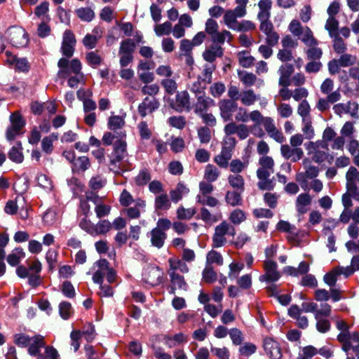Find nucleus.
Masks as SVG:
<instances>
[{"label": "nucleus", "mask_w": 359, "mask_h": 359, "mask_svg": "<svg viewBox=\"0 0 359 359\" xmlns=\"http://www.w3.org/2000/svg\"><path fill=\"white\" fill-rule=\"evenodd\" d=\"M236 233V231L233 226L225 220L222 221L215 227L212 236V247L219 248L224 246L227 243V236L234 237Z\"/></svg>", "instance_id": "obj_1"}, {"label": "nucleus", "mask_w": 359, "mask_h": 359, "mask_svg": "<svg viewBox=\"0 0 359 359\" xmlns=\"http://www.w3.org/2000/svg\"><path fill=\"white\" fill-rule=\"evenodd\" d=\"M126 142L122 140L115 142L114 151L110 156L109 169L114 172H119V163L127 156Z\"/></svg>", "instance_id": "obj_2"}, {"label": "nucleus", "mask_w": 359, "mask_h": 359, "mask_svg": "<svg viewBox=\"0 0 359 359\" xmlns=\"http://www.w3.org/2000/svg\"><path fill=\"white\" fill-rule=\"evenodd\" d=\"M236 144L234 137H226L220 154L215 157V162L221 168H226L231 158L233 149Z\"/></svg>", "instance_id": "obj_3"}, {"label": "nucleus", "mask_w": 359, "mask_h": 359, "mask_svg": "<svg viewBox=\"0 0 359 359\" xmlns=\"http://www.w3.org/2000/svg\"><path fill=\"white\" fill-rule=\"evenodd\" d=\"M259 116L261 117L258 118L257 121L262 122V125L269 136L277 142L283 143L285 141V137L281 131L276 127L273 119L269 116H264L260 111Z\"/></svg>", "instance_id": "obj_4"}, {"label": "nucleus", "mask_w": 359, "mask_h": 359, "mask_svg": "<svg viewBox=\"0 0 359 359\" xmlns=\"http://www.w3.org/2000/svg\"><path fill=\"white\" fill-rule=\"evenodd\" d=\"M60 68L58 74L62 76H66L70 74L78 75L81 70V63L78 59H73L69 62L67 58L62 57L57 62Z\"/></svg>", "instance_id": "obj_5"}, {"label": "nucleus", "mask_w": 359, "mask_h": 359, "mask_svg": "<svg viewBox=\"0 0 359 359\" xmlns=\"http://www.w3.org/2000/svg\"><path fill=\"white\" fill-rule=\"evenodd\" d=\"M337 340L341 344V348L348 353L352 350L354 352V347L359 344V332H347L339 333L337 337Z\"/></svg>", "instance_id": "obj_6"}, {"label": "nucleus", "mask_w": 359, "mask_h": 359, "mask_svg": "<svg viewBox=\"0 0 359 359\" xmlns=\"http://www.w3.org/2000/svg\"><path fill=\"white\" fill-rule=\"evenodd\" d=\"M277 263L271 259H266L264 262L265 273L259 276L261 282H276L280 278V274L277 270Z\"/></svg>", "instance_id": "obj_7"}, {"label": "nucleus", "mask_w": 359, "mask_h": 359, "mask_svg": "<svg viewBox=\"0 0 359 359\" xmlns=\"http://www.w3.org/2000/svg\"><path fill=\"white\" fill-rule=\"evenodd\" d=\"M221 118L224 121H232L233 114L238 109V104L232 100L222 99L219 102Z\"/></svg>", "instance_id": "obj_8"}, {"label": "nucleus", "mask_w": 359, "mask_h": 359, "mask_svg": "<svg viewBox=\"0 0 359 359\" xmlns=\"http://www.w3.org/2000/svg\"><path fill=\"white\" fill-rule=\"evenodd\" d=\"M9 37L12 46L17 48L25 47L29 42L27 33L20 27L11 29L9 30Z\"/></svg>", "instance_id": "obj_9"}, {"label": "nucleus", "mask_w": 359, "mask_h": 359, "mask_svg": "<svg viewBox=\"0 0 359 359\" xmlns=\"http://www.w3.org/2000/svg\"><path fill=\"white\" fill-rule=\"evenodd\" d=\"M359 105L356 102L348 101L346 103H339L333 107L334 112L341 116L343 114H348L354 118H358Z\"/></svg>", "instance_id": "obj_10"}, {"label": "nucleus", "mask_w": 359, "mask_h": 359, "mask_svg": "<svg viewBox=\"0 0 359 359\" xmlns=\"http://www.w3.org/2000/svg\"><path fill=\"white\" fill-rule=\"evenodd\" d=\"M172 108L178 112L191 110L190 97L187 90L177 92L175 100L171 105Z\"/></svg>", "instance_id": "obj_11"}, {"label": "nucleus", "mask_w": 359, "mask_h": 359, "mask_svg": "<svg viewBox=\"0 0 359 359\" xmlns=\"http://www.w3.org/2000/svg\"><path fill=\"white\" fill-rule=\"evenodd\" d=\"M263 347L271 359H281L282 352L279 344L273 338L266 337L263 342Z\"/></svg>", "instance_id": "obj_12"}, {"label": "nucleus", "mask_w": 359, "mask_h": 359, "mask_svg": "<svg viewBox=\"0 0 359 359\" xmlns=\"http://www.w3.org/2000/svg\"><path fill=\"white\" fill-rule=\"evenodd\" d=\"M142 276L144 281L151 286L158 285L161 283L162 272L157 266L148 267Z\"/></svg>", "instance_id": "obj_13"}, {"label": "nucleus", "mask_w": 359, "mask_h": 359, "mask_svg": "<svg viewBox=\"0 0 359 359\" xmlns=\"http://www.w3.org/2000/svg\"><path fill=\"white\" fill-rule=\"evenodd\" d=\"M160 103L156 97H146L138 105L137 110L140 116L144 118L148 113H152L158 109Z\"/></svg>", "instance_id": "obj_14"}, {"label": "nucleus", "mask_w": 359, "mask_h": 359, "mask_svg": "<svg viewBox=\"0 0 359 359\" xmlns=\"http://www.w3.org/2000/svg\"><path fill=\"white\" fill-rule=\"evenodd\" d=\"M87 198L95 205V212L98 218L106 217L109 214L111 210L110 206L103 204L101 198L97 194L88 193L87 194Z\"/></svg>", "instance_id": "obj_15"}, {"label": "nucleus", "mask_w": 359, "mask_h": 359, "mask_svg": "<svg viewBox=\"0 0 359 359\" xmlns=\"http://www.w3.org/2000/svg\"><path fill=\"white\" fill-rule=\"evenodd\" d=\"M196 102L194 105V111L197 115L205 113L210 107L215 105V102L211 97L204 94L197 95Z\"/></svg>", "instance_id": "obj_16"}, {"label": "nucleus", "mask_w": 359, "mask_h": 359, "mask_svg": "<svg viewBox=\"0 0 359 359\" xmlns=\"http://www.w3.org/2000/svg\"><path fill=\"white\" fill-rule=\"evenodd\" d=\"M44 337L41 334H35L32 337L30 342L27 346L28 353L30 355L38 356L39 359H42L41 348L45 347Z\"/></svg>", "instance_id": "obj_17"}, {"label": "nucleus", "mask_w": 359, "mask_h": 359, "mask_svg": "<svg viewBox=\"0 0 359 359\" xmlns=\"http://www.w3.org/2000/svg\"><path fill=\"white\" fill-rule=\"evenodd\" d=\"M170 276L171 285L170 287L169 293L170 294H175L176 290H187V284L184 280L182 276L180 275L177 272H169L168 273Z\"/></svg>", "instance_id": "obj_18"}, {"label": "nucleus", "mask_w": 359, "mask_h": 359, "mask_svg": "<svg viewBox=\"0 0 359 359\" xmlns=\"http://www.w3.org/2000/svg\"><path fill=\"white\" fill-rule=\"evenodd\" d=\"M95 264L98 267V269L94 273L93 280L95 283H102L104 277L107 276L109 269V263L107 259H101L97 261Z\"/></svg>", "instance_id": "obj_19"}, {"label": "nucleus", "mask_w": 359, "mask_h": 359, "mask_svg": "<svg viewBox=\"0 0 359 359\" xmlns=\"http://www.w3.org/2000/svg\"><path fill=\"white\" fill-rule=\"evenodd\" d=\"M280 152L283 156L286 159H290L293 162L300 160L304 155V151L301 148H291L287 144H283L280 147Z\"/></svg>", "instance_id": "obj_20"}, {"label": "nucleus", "mask_w": 359, "mask_h": 359, "mask_svg": "<svg viewBox=\"0 0 359 359\" xmlns=\"http://www.w3.org/2000/svg\"><path fill=\"white\" fill-rule=\"evenodd\" d=\"M236 111V114L235 116V119L238 122L247 123L249 120L252 121H257L258 118L261 117L259 116V111L254 110L250 113H248L246 109L243 107H238Z\"/></svg>", "instance_id": "obj_21"}, {"label": "nucleus", "mask_w": 359, "mask_h": 359, "mask_svg": "<svg viewBox=\"0 0 359 359\" xmlns=\"http://www.w3.org/2000/svg\"><path fill=\"white\" fill-rule=\"evenodd\" d=\"M223 55L224 49L220 45L212 44L204 50L203 57L205 61L212 63L217 57H221Z\"/></svg>", "instance_id": "obj_22"}, {"label": "nucleus", "mask_w": 359, "mask_h": 359, "mask_svg": "<svg viewBox=\"0 0 359 359\" xmlns=\"http://www.w3.org/2000/svg\"><path fill=\"white\" fill-rule=\"evenodd\" d=\"M102 37V31L100 27H95L92 34H87L83 39L82 43L88 49H93L96 47L99 39Z\"/></svg>", "instance_id": "obj_23"}, {"label": "nucleus", "mask_w": 359, "mask_h": 359, "mask_svg": "<svg viewBox=\"0 0 359 359\" xmlns=\"http://www.w3.org/2000/svg\"><path fill=\"white\" fill-rule=\"evenodd\" d=\"M303 164L306 168V171L297 175L296 180L298 182H305L307 179H313L318 175V168L309 165L307 159L304 160Z\"/></svg>", "instance_id": "obj_24"}, {"label": "nucleus", "mask_w": 359, "mask_h": 359, "mask_svg": "<svg viewBox=\"0 0 359 359\" xmlns=\"http://www.w3.org/2000/svg\"><path fill=\"white\" fill-rule=\"evenodd\" d=\"M149 236L151 245L158 249H161L164 245L167 234L164 231H161L158 229L154 228L150 231Z\"/></svg>", "instance_id": "obj_25"}, {"label": "nucleus", "mask_w": 359, "mask_h": 359, "mask_svg": "<svg viewBox=\"0 0 359 359\" xmlns=\"http://www.w3.org/2000/svg\"><path fill=\"white\" fill-rule=\"evenodd\" d=\"M163 344L169 348L175 347L180 344L187 341V337L181 332L174 336L165 335L163 339Z\"/></svg>", "instance_id": "obj_26"}, {"label": "nucleus", "mask_w": 359, "mask_h": 359, "mask_svg": "<svg viewBox=\"0 0 359 359\" xmlns=\"http://www.w3.org/2000/svg\"><path fill=\"white\" fill-rule=\"evenodd\" d=\"M311 198L308 194H299L296 200V208L299 214H304L307 212V206L311 204Z\"/></svg>", "instance_id": "obj_27"}, {"label": "nucleus", "mask_w": 359, "mask_h": 359, "mask_svg": "<svg viewBox=\"0 0 359 359\" xmlns=\"http://www.w3.org/2000/svg\"><path fill=\"white\" fill-rule=\"evenodd\" d=\"M189 192V188L183 183L179 182L176 188L170 192L171 200L174 203H177L183 196L187 195Z\"/></svg>", "instance_id": "obj_28"}, {"label": "nucleus", "mask_w": 359, "mask_h": 359, "mask_svg": "<svg viewBox=\"0 0 359 359\" xmlns=\"http://www.w3.org/2000/svg\"><path fill=\"white\" fill-rule=\"evenodd\" d=\"M242 193L237 190L228 191L225 195V201L233 207L241 205L243 203Z\"/></svg>", "instance_id": "obj_29"}, {"label": "nucleus", "mask_w": 359, "mask_h": 359, "mask_svg": "<svg viewBox=\"0 0 359 359\" xmlns=\"http://www.w3.org/2000/svg\"><path fill=\"white\" fill-rule=\"evenodd\" d=\"M229 185L239 192H243L245 189V180L239 174L229 175L228 177Z\"/></svg>", "instance_id": "obj_30"}, {"label": "nucleus", "mask_w": 359, "mask_h": 359, "mask_svg": "<svg viewBox=\"0 0 359 359\" xmlns=\"http://www.w3.org/2000/svg\"><path fill=\"white\" fill-rule=\"evenodd\" d=\"M90 167V159L87 156H79L72 165L74 172H85Z\"/></svg>", "instance_id": "obj_31"}, {"label": "nucleus", "mask_w": 359, "mask_h": 359, "mask_svg": "<svg viewBox=\"0 0 359 359\" xmlns=\"http://www.w3.org/2000/svg\"><path fill=\"white\" fill-rule=\"evenodd\" d=\"M259 99V96L256 95L252 89H248L241 92L240 100L243 105L251 106Z\"/></svg>", "instance_id": "obj_32"}, {"label": "nucleus", "mask_w": 359, "mask_h": 359, "mask_svg": "<svg viewBox=\"0 0 359 359\" xmlns=\"http://www.w3.org/2000/svg\"><path fill=\"white\" fill-rule=\"evenodd\" d=\"M200 218L204 222L212 224L221 220L222 218V215L220 212L212 215L206 208H202L201 209Z\"/></svg>", "instance_id": "obj_33"}, {"label": "nucleus", "mask_w": 359, "mask_h": 359, "mask_svg": "<svg viewBox=\"0 0 359 359\" xmlns=\"http://www.w3.org/2000/svg\"><path fill=\"white\" fill-rule=\"evenodd\" d=\"M168 263L169 269L168 271V273L172 271L177 272V270L184 273H187L189 271V268L187 264L182 260L175 258H170L168 259Z\"/></svg>", "instance_id": "obj_34"}, {"label": "nucleus", "mask_w": 359, "mask_h": 359, "mask_svg": "<svg viewBox=\"0 0 359 359\" xmlns=\"http://www.w3.org/2000/svg\"><path fill=\"white\" fill-rule=\"evenodd\" d=\"M299 38L306 46H316L318 44V40L313 36V32L309 27H304L302 35Z\"/></svg>", "instance_id": "obj_35"}, {"label": "nucleus", "mask_w": 359, "mask_h": 359, "mask_svg": "<svg viewBox=\"0 0 359 359\" xmlns=\"http://www.w3.org/2000/svg\"><path fill=\"white\" fill-rule=\"evenodd\" d=\"M25 256V254L23 249L21 248H16L8 255L7 262L11 266H15L20 263V260L23 259Z\"/></svg>", "instance_id": "obj_36"}, {"label": "nucleus", "mask_w": 359, "mask_h": 359, "mask_svg": "<svg viewBox=\"0 0 359 359\" xmlns=\"http://www.w3.org/2000/svg\"><path fill=\"white\" fill-rule=\"evenodd\" d=\"M22 147L20 142L17 143V146L13 147L8 152V158L13 162L20 163L23 161L24 156L22 152Z\"/></svg>", "instance_id": "obj_37"}, {"label": "nucleus", "mask_w": 359, "mask_h": 359, "mask_svg": "<svg viewBox=\"0 0 359 359\" xmlns=\"http://www.w3.org/2000/svg\"><path fill=\"white\" fill-rule=\"evenodd\" d=\"M271 6L272 2L271 0H260L258 3L259 11L257 14V17H260L262 19L270 18Z\"/></svg>", "instance_id": "obj_38"}, {"label": "nucleus", "mask_w": 359, "mask_h": 359, "mask_svg": "<svg viewBox=\"0 0 359 359\" xmlns=\"http://www.w3.org/2000/svg\"><path fill=\"white\" fill-rule=\"evenodd\" d=\"M161 85L164 88L165 92L168 95H173L176 93L177 89V84L175 76L162 79L161 81Z\"/></svg>", "instance_id": "obj_39"}, {"label": "nucleus", "mask_w": 359, "mask_h": 359, "mask_svg": "<svg viewBox=\"0 0 359 359\" xmlns=\"http://www.w3.org/2000/svg\"><path fill=\"white\" fill-rule=\"evenodd\" d=\"M347 188H353L356 186L355 182L359 183V171L355 167H350L346 174Z\"/></svg>", "instance_id": "obj_40"}, {"label": "nucleus", "mask_w": 359, "mask_h": 359, "mask_svg": "<svg viewBox=\"0 0 359 359\" xmlns=\"http://www.w3.org/2000/svg\"><path fill=\"white\" fill-rule=\"evenodd\" d=\"M232 38V35L230 32L227 30H223L222 32H216L211 36V40L213 44H223L227 39L228 41Z\"/></svg>", "instance_id": "obj_41"}, {"label": "nucleus", "mask_w": 359, "mask_h": 359, "mask_svg": "<svg viewBox=\"0 0 359 359\" xmlns=\"http://www.w3.org/2000/svg\"><path fill=\"white\" fill-rule=\"evenodd\" d=\"M155 208L156 210H167L170 206L171 203L169 201L168 196L165 194H161L155 198Z\"/></svg>", "instance_id": "obj_42"}, {"label": "nucleus", "mask_w": 359, "mask_h": 359, "mask_svg": "<svg viewBox=\"0 0 359 359\" xmlns=\"http://www.w3.org/2000/svg\"><path fill=\"white\" fill-rule=\"evenodd\" d=\"M107 125L111 130L120 129L125 125V118L123 116L112 114L109 118Z\"/></svg>", "instance_id": "obj_43"}, {"label": "nucleus", "mask_w": 359, "mask_h": 359, "mask_svg": "<svg viewBox=\"0 0 359 359\" xmlns=\"http://www.w3.org/2000/svg\"><path fill=\"white\" fill-rule=\"evenodd\" d=\"M339 22L334 17H329L326 21L325 29L328 32L330 37L339 34Z\"/></svg>", "instance_id": "obj_44"}, {"label": "nucleus", "mask_w": 359, "mask_h": 359, "mask_svg": "<svg viewBox=\"0 0 359 359\" xmlns=\"http://www.w3.org/2000/svg\"><path fill=\"white\" fill-rule=\"evenodd\" d=\"M229 219L233 224L239 225L246 219V214L241 209H235L230 213Z\"/></svg>", "instance_id": "obj_45"}, {"label": "nucleus", "mask_w": 359, "mask_h": 359, "mask_svg": "<svg viewBox=\"0 0 359 359\" xmlns=\"http://www.w3.org/2000/svg\"><path fill=\"white\" fill-rule=\"evenodd\" d=\"M219 176L218 169L212 164H208L205 169L204 178L209 182H213Z\"/></svg>", "instance_id": "obj_46"}, {"label": "nucleus", "mask_w": 359, "mask_h": 359, "mask_svg": "<svg viewBox=\"0 0 359 359\" xmlns=\"http://www.w3.org/2000/svg\"><path fill=\"white\" fill-rule=\"evenodd\" d=\"M75 13L82 21L90 22L95 18V13L90 8H80L76 9Z\"/></svg>", "instance_id": "obj_47"}, {"label": "nucleus", "mask_w": 359, "mask_h": 359, "mask_svg": "<svg viewBox=\"0 0 359 359\" xmlns=\"http://www.w3.org/2000/svg\"><path fill=\"white\" fill-rule=\"evenodd\" d=\"M135 43L131 39H126L121 42L118 53L133 54L135 50Z\"/></svg>", "instance_id": "obj_48"}, {"label": "nucleus", "mask_w": 359, "mask_h": 359, "mask_svg": "<svg viewBox=\"0 0 359 359\" xmlns=\"http://www.w3.org/2000/svg\"><path fill=\"white\" fill-rule=\"evenodd\" d=\"M151 173L149 169L143 168L140 170L138 175L135 177V181L137 185H146L151 180Z\"/></svg>", "instance_id": "obj_49"}, {"label": "nucleus", "mask_w": 359, "mask_h": 359, "mask_svg": "<svg viewBox=\"0 0 359 359\" xmlns=\"http://www.w3.org/2000/svg\"><path fill=\"white\" fill-rule=\"evenodd\" d=\"M196 211L194 208H184L180 206L177 210V217L179 219L189 220L196 214Z\"/></svg>", "instance_id": "obj_50"}, {"label": "nucleus", "mask_w": 359, "mask_h": 359, "mask_svg": "<svg viewBox=\"0 0 359 359\" xmlns=\"http://www.w3.org/2000/svg\"><path fill=\"white\" fill-rule=\"evenodd\" d=\"M206 83L205 81L201 79V77H198L189 85V89L196 94V96L197 95H202L204 94L203 90L205 89Z\"/></svg>", "instance_id": "obj_51"}, {"label": "nucleus", "mask_w": 359, "mask_h": 359, "mask_svg": "<svg viewBox=\"0 0 359 359\" xmlns=\"http://www.w3.org/2000/svg\"><path fill=\"white\" fill-rule=\"evenodd\" d=\"M111 229V224L109 220H100L95 226V236L105 234Z\"/></svg>", "instance_id": "obj_52"}, {"label": "nucleus", "mask_w": 359, "mask_h": 359, "mask_svg": "<svg viewBox=\"0 0 359 359\" xmlns=\"http://www.w3.org/2000/svg\"><path fill=\"white\" fill-rule=\"evenodd\" d=\"M236 18L237 17L231 10H227L224 15V21L225 25L231 29H234L238 22Z\"/></svg>", "instance_id": "obj_53"}, {"label": "nucleus", "mask_w": 359, "mask_h": 359, "mask_svg": "<svg viewBox=\"0 0 359 359\" xmlns=\"http://www.w3.org/2000/svg\"><path fill=\"white\" fill-rule=\"evenodd\" d=\"M229 335L233 344L241 345L244 340L243 332L238 328H231L229 330Z\"/></svg>", "instance_id": "obj_54"}, {"label": "nucleus", "mask_w": 359, "mask_h": 359, "mask_svg": "<svg viewBox=\"0 0 359 359\" xmlns=\"http://www.w3.org/2000/svg\"><path fill=\"white\" fill-rule=\"evenodd\" d=\"M59 313L62 319H69L72 313L71 304L67 302H61L59 305Z\"/></svg>", "instance_id": "obj_55"}, {"label": "nucleus", "mask_w": 359, "mask_h": 359, "mask_svg": "<svg viewBox=\"0 0 359 359\" xmlns=\"http://www.w3.org/2000/svg\"><path fill=\"white\" fill-rule=\"evenodd\" d=\"M137 129L141 139L148 140L151 138V131L146 121H140L137 125Z\"/></svg>", "instance_id": "obj_56"}, {"label": "nucleus", "mask_w": 359, "mask_h": 359, "mask_svg": "<svg viewBox=\"0 0 359 359\" xmlns=\"http://www.w3.org/2000/svg\"><path fill=\"white\" fill-rule=\"evenodd\" d=\"M207 264H211L215 263L219 266L223 264V257L220 253L217 251L211 250L210 251L206 257Z\"/></svg>", "instance_id": "obj_57"}, {"label": "nucleus", "mask_w": 359, "mask_h": 359, "mask_svg": "<svg viewBox=\"0 0 359 359\" xmlns=\"http://www.w3.org/2000/svg\"><path fill=\"white\" fill-rule=\"evenodd\" d=\"M196 202L203 205H208L210 207H215L219 204V201L212 196H207L205 197L202 196L201 195H197L196 196Z\"/></svg>", "instance_id": "obj_58"}, {"label": "nucleus", "mask_w": 359, "mask_h": 359, "mask_svg": "<svg viewBox=\"0 0 359 359\" xmlns=\"http://www.w3.org/2000/svg\"><path fill=\"white\" fill-rule=\"evenodd\" d=\"M154 31L156 34L158 36L168 35L172 32V24L166 21L163 24L155 26Z\"/></svg>", "instance_id": "obj_59"}, {"label": "nucleus", "mask_w": 359, "mask_h": 359, "mask_svg": "<svg viewBox=\"0 0 359 359\" xmlns=\"http://www.w3.org/2000/svg\"><path fill=\"white\" fill-rule=\"evenodd\" d=\"M203 278L207 283H213L217 279V274L210 264H206L203 271Z\"/></svg>", "instance_id": "obj_60"}, {"label": "nucleus", "mask_w": 359, "mask_h": 359, "mask_svg": "<svg viewBox=\"0 0 359 359\" xmlns=\"http://www.w3.org/2000/svg\"><path fill=\"white\" fill-rule=\"evenodd\" d=\"M38 185L46 191H51L53 189L52 182L50 178L43 174H40L37 177Z\"/></svg>", "instance_id": "obj_61"}, {"label": "nucleus", "mask_w": 359, "mask_h": 359, "mask_svg": "<svg viewBox=\"0 0 359 359\" xmlns=\"http://www.w3.org/2000/svg\"><path fill=\"white\" fill-rule=\"evenodd\" d=\"M318 353V350L312 346H307L302 348L299 354L298 359H311Z\"/></svg>", "instance_id": "obj_62"}, {"label": "nucleus", "mask_w": 359, "mask_h": 359, "mask_svg": "<svg viewBox=\"0 0 359 359\" xmlns=\"http://www.w3.org/2000/svg\"><path fill=\"white\" fill-rule=\"evenodd\" d=\"M225 90V85L222 82L215 83L210 87V93L214 97H219Z\"/></svg>", "instance_id": "obj_63"}, {"label": "nucleus", "mask_w": 359, "mask_h": 359, "mask_svg": "<svg viewBox=\"0 0 359 359\" xmlns=\"http://www.w3.org/2000/svg\"><path fill=\"white\" fill-rule=\"evenodd\" d=\"M240 80L245 84L246 86H252L255 84L257 77L252 73L248 72H241L238 74Z\"/></svg>", "instance_id": "obj_64"}]
</instances>
